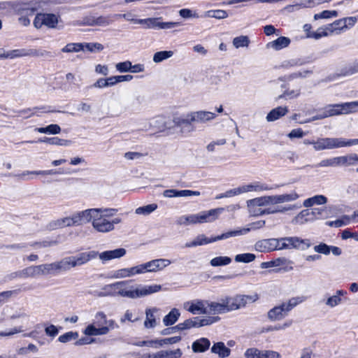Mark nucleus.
<instances>
[{"label":"nucleus","mask_w":358,"mask_h":358,"mask_svg":"<svg viewBox=\"0 0 358 358\" xmlns=\"http://www.w3.org/2000/svg\"><path fill=\"white\" fill-rule=\"evenodd\" d=\"M35 130L41 134H57L61 132V127L58 124H51L45 127H37Z\"/></svg>","instance_id":"obj_44"},{"label":"nucleus","mask_w":358,"mask_h":358,"mask_svg":"<svg viewBox=\"0 0 358 358\" xmlns=\"http://www.w3.org/2000/svg\"><path fill=\"white\" fill-rule=\"evenodd\" d=\"M224 210V208H217L199 213L200 224L213 222L218 219L220 215Z\"/></svg>","instance_id":"obj_17"},{"label":"nucleus","mask_w":358,"mask_h":358,"mask_svg":"<svg viewBox=\"0 0 358 358\" xmlns=\"http://www.w3.org/2000/svg\"><path fill=\"white\" fill-rule=\"evenodd\" d=\"M129 281L123 280L115 282L105 286L104 289L110 292L111 294L119 295L131 299L143 298L148 295L157 293L162 289L160 285H128Z\"/></svg>","instance_id":"obj_1"},{"label":"nucleus","mask_w":358,"mask_h":358,"mask_svg":"<svg viewBox=\"0 0 358 358\" xmlns=\"http://www.w3.org/2000/svg\"><path fill=\"white\" fill-rule=\"evenodd\" d=\"M300 208V206L293 204L288 205L285 206H276L275 208V210H271V208H268L266 209L263 210L260 213H254L255 215H268V214H275V213H283L287 211L293 210Z\"/></svg>","instance_id":"obj_25"},{"label":"nucleus","mask_w":358,"mask_h":358,"mask_svg":"<svg viewBox=\"0 0 358 358\" xmlns=\"http://www.w3.org/2000/svg\"><path fill=\"white\" fill-rule=\"evenodd\" d=\"M97 208H90L73 214L76 225H81L94 220Z\"/></svg>","instance_id":"obj_19"},{"label":"nucleus","mask_w":358,"mask_h":358,"mask_svg":"<svg viewBox=\"0 0 358 358\" xmlns=\"http://www.w3.org/2000/svg\"><path fill=\"white\" fill-rule=\"evenodd\" d=\"M306 299V296H298L290 298L287 301L271 308L267 313L271 321H277L283 319L289 311Z\"/></svg>","instance_id":"obj_4"},{"label":"nucleus","mask_w":358,"mask_h":358,"mask_svg":"<svg viewBox=\"0 0 358 358\" xmlns=\"http://www.w3.org/2000/svg\"><path fill=\"white\" fill-rule=\"evenodd\" d=\"M208 15L216 19H224L228 17L227 11L224 10H214L208 11Z\"/></svg>","instance_id":"obj_62"},{"label":"nucleus","mask_w":358,"mask_h":358,"mask_svg":"<svg viewBox=\"0 0 358 358\" xmlns=\"http://www.w3.org/2000/svg\"><path fill=\"white\" fill-rule=\"evenodd\" d=\"M255 259V255L252 253H243L235 256L234 260L236 262L250 263Z\"/></svg>","instance_id":"obj_53"},{"label":"nucleus","mask_w":358,"mask_h":358,"mask_svg":"<svg viewBox=\"0 0 358 358\" xmlns=\"http://www.w3.org/2000/svg\"><path fill=\"white\" fill-rule=\"evenodd\" d=\"M293 262L285 257L275 259V267L280 266L284 271H290L293 270Z\"/></svg>","instance_id":"obj_48"},{"label":"nucleus","mask_w":358,"mask_h":358,"mask_svg":"<svg viewBox=\"0 0 358 358\" xmlns=\"http://www.w3.org/2000/svg\"><path fill=\"white\" fill-rule=\"evenodd\" d=\"M83 45L80 43H70L66 44L62 49L63 52H78L83 50Z\"/></svg>","instance_id":"obj_50"},{"label":"nucleus","mask_w":358,"mask_h":358,"mask_svg":"<svg viewBox=\"0 0 358 358\" xmlns=\"http://www.w3.org/2000/svg\"><path fill=\"white\" fill-rule=\"evenodd\" d=\"M352 217L348 215L343 216L341 219L334 221H329L326 224L333 227H341L349 224L351 222Z\"/></svg>","instance_id":"obj_46"},{"label":"nucleus","mask_w":358,"mask_h":358,"mask_svg":"<svg viewBox=\"0 0 358 358\" xmlns=\"http://www.w3.org/2000/svg\"><path fill=\"white\" fill-rule=\"evenodd\" d=\"M127 253L124 248H120L113 250H106L101 253L98 252V256L103 263L113 260L115 259H120L124 257Z\"/></svg>","instance_id":"obj_20"},{"label":"nucleus","mask_w":358,"mask_h":358,"mask_svg":"<svg viewBox=\"0 0 358 358\" xmlns=\"http://www.w3.org/2000/svg\"><path fill=\"white\" fill-rule=\"evenodd\" d=\"M281 249H307L310 247V242L308 239H302L298 236H285L280 238Z\"/></svg>","instance_id":"obj_9"},{"label":"nucleus","mask_w":358,"mask_h":358,"mask_svg":"<svg viewBox=\"0 0 358 358\" xmlns=\"http://www.w3.org/2000/svg\"><path fill=\"white\" fill-rule=\"evenodd\" d=\"M157 208V204L151 203L136 208L135 213L137 215H148L154 212Z\"/></svg>","instance_id":"obj_49"},{"label":"nucleus","mask_w":358,"mask_h":358,"mask_svg":"<svg viewBox=\"0 0 358 358\" xmlns=\"http://www.w3.org/2000/svg\"><path fill=\"white\" fill-rule=\"evenodd\" d=\"M261 355L262 350L255 348L248 349L244 353L246 358H261Z\"/></svg>","instance_id":"obj_61"},{"label":"nucleus","mask_w":358,"mask_h":358,"mask_svg":"<svg viewBox=\"0 0 358 358\" xmlns=\"http://www.w3.org/2000/svg\"><path fill=\"white\" fill-rule=\"evenodd\" d=\"M250 40L247 36H241L234 38L233 44L236 48L248 47Z\"/></svg>","instance_id":"obj_55"},{"label":"nucleus","mask_w":358,"mask_h":358,"mask_svg":"<svg viewBox=\"0 0 358 358\" xmlns=\"http://www.w3.org/2000/svg\"><path fill=\"white\" fill-rule=\"evenodd\" d=\"M350 164L352 163L348 162V158H329L322 160L320 164L321 166H336Z\"/></svg>","instance_id":"obj_39"},{"label":"nucleus","mask_w":358,"mask_h":358,"mask_svg":"<svg viewBox=\"0 0 358 358\" xmlns=\"http://www.w3.org/2000/svg\"><path fill=\"white\" fill-rule=\"evenodd\" d=\"M310 212L313 222L315 220L327 219L330 215V210L327 207L314 208Z\"/></svg>","instance_id":"obj_32"},{"label":"nucleus","mask_w":358,"mask_h":358,"mask_svg":"<svg viewBox=\"0 0 358 358\" xmlns=\"http://www.w3.org/2000/svg\"><path fill=\"white\" fill-rule=\"evenodd\" d=\"M33 24L36 29H41L43 26L53 29L58 24V17L53 13H37Z\"/></svg>","instance_id":"obj_10"},{"label":"nucleus","mask_w":358,"mask_h":358,"mask_svg":"<svg viewBox=\"0 0 358 358\" xmlns=\"http://www.w3.org/2000/svg\"><path fill=\"white\" fill-rule=\"evenodd\" d=\"M17 274L20 278H36L39 276L41 275L39 265L27 267L21 271H18Z\"/></svg>","instance_id":"obj_30"},{"label":"nucleus","mask_w":358,"mask_h":358,"mask_svg":"<svg viewBox=\"0 0 358 358\" xmlns=\"http://www.w3.org/2000/svg\"><path fill=\"white\" fill-rule=\"evenodd\" d=\"M346 294V291L343 289L336 290L335 294L327 299L325 304L330 308H334L342 302L341 296Z\"/></svg>","instance_id":"obj_34"},{"label":"nucleus","mask_w":358,"mask_h":358,"mask_svg":"<svg viewBox=\"0 0 358 358\" xmlns=\"http://www.w3.org/2000/svg\"><path fill=\"white\" fill-rule=\"evenodd\" d=\"M176 222L181 226L200 224L199 213L180 216L178 218Z\"/></svg>","instance_id":"obj_29"},{"label":"nucleus","mask_w":358,"mask_h":358,"mask_svg":"<svg viewBox=\"0 0 358 358\" xmlns=\"http://www.w3.org/2000/svg\"><path fill=\"white\" fill-rule=\"evenodd\" d=\"M117 71L121 73L130 72L131 67V62L130 61H125L119 62L115 66Z\"/></svg>","instance_id":"obj_60"},{"label":"nucleus","mask_w":358,"mask_h":358,"mask_svg":"<svg viewBox=\"0 0 358 358\" xmlns=\"http://www.w3.org/2000/svg\"><path fill=\"white\" fill-rule=\"evenodd\" d=\"M227 313L236 310L234 296H225L222 298Z\"/></svg>","instance_id":"obj_56"},{"label":"nucleus","mask_w":358,"mask_h":358,"mask_svg":"<svg viewBox=\"0 0 358 358\" xmlns=\"http://www.w3.org/2000/svg\"><path fill=\"white\" fill-rule=\"evenodd\" d=\"M54 173H55V172L52 171V170H49V171H24V172H22V173H21L20 174H17L16 176V177L19 180H30L34 179L35 176H38V175H50V174H54Z\"/></svg>","instance_id":"obj_28"},{"label":"nucleus","mask_w":358,"mask_h":358,"mask_svg":"<svg viewBox=\"0 0 358 358\" xmlns=\"http://www.w3.org/2000/svg\"><path fill=\"white\" fill-rule=\"evenodd\" d=\"M259 299L257 293L252 294H236L234 296V301L236 310L245 308L248 304L256 302Z\"/></svg>","instance_id":"obj_15"},{"label":"nucleus","mask_w":358,"mask_h":358,"mask_svg":"<svg viewBox=\"0 0 358 358\" xmlns=\"http://www.w3.org/2000/svg\"><path fill=\"white\" fill-rule=\"evenodd\" d=\"M290 39L285 36H280L277 39L268 43V47H271L275 50H280L287 47L290 44Z\"/></svg>","instance_id":"obj_35"},{"label":"nucleus","mask_w":358,"mask_h":358,"mask_svg":"<svg viewBox=\"0 0 358 358\" xmlns=\"http://www.w3.org/2000/svg\"><path fill=\"white\" fill-rule=\"evenodd\" d=\"M41 1L31 0L29 1L19 2L15 6L16 13L20 15L19 22L24 26L30 24L29 17L36 14V12L41 8Z\"/></svg>","instance_id":"obj_7"},{"label":"nucleus","mask_w":358,"mask_h":358,"mask_svg":"<svg viewBox=\"0 0 358 358\" xmlns=\"http://www.w3.org/2000/svg\"><path fill=\"white\" fill-rule=\"evenodd\" d=\"M249 232V229H239L229 231L227 232L223 233L221 235L213 237L208 238L204 234H199L196 238H194L192 241L187 242L185 243V248H194L200 245H203L206 244H209L211 243H214L220 240L227 239L231 237L239 236L242 235H245Z\"/></svg>","instance_id":"obj_5"},{"label":"nucleus","mask_w":358,"mask_h":358,"mask_svg":"<svg viewBox=\"0 0 358 358\" xmlns=\"http://www.w3.org/2000/svg\"><path fill=\"white\" fill-rule=\"evenodd\" d=\"M261 358H280V355L275 351L262 350Z\"/></svg>","instance_id":"obj_64"},{"label":"nucleus","mask_w":358,"mask_h":358,"mask_svg":"<svg viewBox=\"0 0 358 358\" xmlns=\"http://www.w3.org/2000/svg\"><path fill=\"white\" fill-rule=\"evenodd\" d=\"M108 333V328L96 327L94 324H89L84 330L86 336H101L106 335Z\"/></svg>","instance_id":"obj_38"},{"label":"nucleus","mask_w":358,"mask_h":358,"mask_svg":"<svg viewBox=\"0 0 358 358\" xmlns=\"http://www.w3.org/2000/svg\"><path fill=\"white\" fill-rule=\"evenodd\" d=\"M343 106L345 115L358 112V101L343 103Z\"/></svg>","instance_id":"obj_51"},{"label":"nucleus","mask_w":358,"mask_h":358,"mask_svg":"<svg viewBox=\"0 0 358 358\" xmlns=\"http://www.w3.org/2000/svg\"><path fill=\"white\" fill-rule=\"evenodd\" d=\"M180 315V311L177 308H173L168 315L163 319V323L165 326H171L175 324Z\"/></svg>","instance_id":"obj_43"},{"label":"nucleus","mask_w":358,"mask_h":358,"mask_svg":"<svg viewBox=\"0 0 358 358\" xmlns=\"http://www.w3.org/2000/svg\"><path fill=\"white\" fill-rule=\"evenodd\" d=\"M210 345V342L208 338H201L192 343V348L194 352H203L208 350Z\"/></svg>","instance_id":"obj_33"},{"label":"nucleus","mask_w":358,"mask_h":358,"mask_svg":"<svg viewBox=\"0 0 358 358\" xmlns=\"http://www.w3.org/2000/svg\"><path fill=\"white\" fill-rule=\"evenodd\" d=\"M308 143L313 144L315 150H322L358 145V138L345 139L341 138H325L318 139L317 141L308 142Z\"/></svg>","instance_id":"obj_8"},{"label":"nucleus","mask_w":358,"mask_h":358,"mask_svg":"<svg viewBox=\"0 0 358 358\" xmlns=\"http://www.w3.org/2000/svg\"><path fill=\"white\" fill-rule=\"evenodd\" d=\"M270 189H272V187H270L267 185L259 182H255L250 184L243 185L242 186L236 187L238 195L249 192H259Z\"/></svg>","instance_id":"obj_18"},{"label":"nucleus","mask_w":358,"mask_h":358,"mask_svg":"<svg viewBox=\"0 0 358 358\" xmlns=\"http://www.w3.org/2000/svg\"><path fill=\"white\" fill-rule=\"evenodd\" d=\"M356 17H346L335 20L331 23V27L333 28L334 34H339L342 31L353 27L357 22Z\"/></svg>","instance_id":"obj_13"},{"label":"nucleus","mask_w":358,"mask_h":358,"mask_svg":"<svg viewBox=\"0 0 358 358\" xmlns=\"http://www.w3.org/2000/svg\"><path fill=\"white\" fill-rule=\"evenodd\" d=\"M73 225H76V224L74 220V215H73L71 217H66L53 222L51 224V227L52 229H57Z\"/></svg>","instance_id":"obj_36"},{"label":"nucleus","mask_w":358,"mask_h":358,"mask_svg":"<svg viewBox=\"0 0 358 358\" xmlns=\"http://www.w3.org/2000/svg\"><path fill=\"white\" fill-rule=\"evenodd\" d=\"M173 55L172 51H159L156 52L153 57V61L156 63L162 62L163 60L171 57Z\"/></svg>","instance_id":"obj_57"},{"label":"nucleus","mask_w":358,"mask_h":358,"mask_svg":"<svg viewBox=\"0 0 358 358\" xmlns=\"http://www.w3.org/2000/svg\"><path fill=\"white\" fill-rule=\"evenodd\" d=\"M342 106H343V103L330 105L327 110L328 115L329 116H334L344 114L343 108Z\"/></svg>","instance_id":"obj_54"},{"label":"nucleus","mask_w":358,"mask_h":358,"mask_svg":"<svg viewBox=\"0 0 358 358\" xmlns=\"http://www.w3.org/2000/svg\"><path fill=\"white\" fill-rule=\"evenodd\" d=\"M40 55L36 49H15L7 51L8 59H15L23 57H38Z\"/></svg>","instance_id":"obj_21"},{"label":"nucleus","mask_w":358,"mask_h":358,"mask_svg":"<svg viewBox=\"0 0 358 358\" xmlns=\"http://www.w3.org/2000/svg\"><path fill=\"white\" fill-rule=\"evenodd\" d=\"M201 194L199 191H192L189 189L178 190L175 189H170L164 190L163 196L166 198L173 197H187L191 196H199Z\"/></svg>","instance_id":"obj_22"},{"label":"nucleus","mask_w":358,"mask_h":358,"mask_svg":"<svg viewBox=\"0 0 358 358\" xmlns=\"http://www.w3.org/2000/svg\"><path fill=\"white\" fill-rule=\"evenodd\" d=\"M43 142H45L50 145H66L67 144L68 141L65 139L60 138L59 137H45Z\"/></svg>","instance_id":"obj_59"},{"label":"nucleus","mask_w":358,"mask_h":358,"mask_svg":"<svg viewBox=\"0 0 358 358\" xmlns=\"http://www.w3.org/2000/svg\"><path fill=\"white\" fill-rule=\"evenodd\" d=\"M288 113V108L287 106H278L272 109L266 116V120L268 122H273L278 120L281 117H283Z\"/></svg>","instance_id":"obj_31"},{"label":"nucleus","mask_w":358,"mask_h":358,"mask_svg":"<svg viewBox=\"0 0 358 358\" xmlns=\"http://www.w3.org/2000/svg\"><path fill=\"white\" fill-rule=\"evenodd\" d=\"M299 198V194L292 192L289 194H276L271 196H264L250 199L247 201V206L249 209H253L257 207L266 206L268 205H277L283 203L292 202Z\"/></svg>","instance_id":"obj_2"},{"label":"nucleus","mask_w":358,"mask_h":358,"mask_svg":"<svg viewBox=\"0 0 358 358\" xmlns=\"http://www.w3.org/2000/svg\"><path fill=\"white\" fill-rule=\"evenodd\" d=\"M117 212L114 208H97L95 213L92 226L95 230L101 233H108L113 231L115 227L109 220Z\"/></svg>","instance_id":"obj_6"},{"label":"nucleus","mask_w":358,"mask_h":358,"mask_svg":"<svg viewBox=\"0 0 358 358\" xmlns=\"http://www.w3.org/2000/svg\"><path fill=\"white\" fill-rule=\"evenodd\" d=\"M98 252L92 250L78 254L76 256H71L75 266H79L87 263L89 261L96 258Z\"/></svg>","instance_id":"obj_23"},{"label":"nucleus","mask_w":358,"mask_h":358,"mask_svg":"<svg viewBox=\"0 0 358 358\" xmlns=\"http://www.w3.org/2000/svg\"><path fill=\"white\" fill-rule=\"evenodd\" d=\"M72 257H67L59 262H56L59 273L62 271H66L71 268L76 267L73 263Z\"/></svg>","instance_id":"obj_42"},{"label":"nucleus","mask_w":358,"mask_h":358,"mask_svg":"<svg viewBox=\"0 0 358 358\" xmlns=\"http://www.w3.org/2000/svg\"><path fill=\"white\" fill-rule=\"evenodd\" d=\"M327 202V198L324 195H315L313 197L304 200L303 205L308 208L314 205H323Z\"/></svg>","instance_id":"obj_40"},{"label":"nucleus","mask_w":358,"mask_h":358,"mask_svg":"<svg viewBox=\"0 0 358 358\" xmlns=\"http://www.w3.org/2000/svg\"><path fill=\"white\" fill-rule=\"evenodd\" d=\"M41 275H55L59 273L55 262L39 265Z\"/></svg>","instance_id":"obj_41"},{"label":"nucleus","mask_w":358,"mask_h":358,"mask_svg":"<svg viewBox=\"0 0 358 358\" xmlns=\"http://www.w3.org/2000/svg\"><path fill=\"white\" fill-rule=\"evenodd\" d=\"M216 117L214 113L208 111H197L188 113L186 118H178L176 124L181 127V131L190 132L194 130L193 122L204 123Z\"/></svg>","instance_id":"obj_3"},{"label":"nucleus","mask_w":358,"mask_h":358,"mask_svg":"<svg viewBox=\"0 0 358 358\" xmlns=\"http://www.w3.org/2000/svg\"><path fill=\"white\" fill-rule=\"evenodd\" d=\"M78 338V333L76 331H69L59 336L58 341L60 343H66Z\"/></svg>","instance_id":"obj_52"},{"label":"nucleus","mask_w":358,"mask_h":358,"mask_svg":"<svg viewBox=\"0 0 358 358\" xmlns=\"http://www.w3.org/2000/svg\"><path fill=\"white\" fill-rule=\"evenodd\" d=\"M138 274H142L140 264L129 268H122L114 271L111 273L110 278L114 279L126 278L133 277Z\"/></svg>","instance_id":"obj_16"},{"label":"nucleus","mask_w":358,"mask_h":358,"mask_svg":"<svg viewBox=\"0 0 358 358\" xmlns=\"http://www.w3.org/2000/svg\"><path fill=\"white\" fill-rule=\"evenodd\" d=\"M208 313L214 315L227 313L222 298L219 301H208Z\"/></svg>","instance_id":"obj_27"},{"label":"nucleus","mask_w":358,"mask_h":358,"mask_svg":"<svg viewBox=\"0 0 358 358\" xmlns=\"http://www.w3.org/2000/svg\"><path fill=\"white\" fill-rule=\"evenodd\" d=\"M162 17H149L146 19H141L138 20V22L145 28L148 29H157L158 20H161Z\"/></svg>","instance_id":"obj_45"},{"label":"nucleus","mask_w":358,"mask_h":358,"mask_svg":"<svg viewBox=\"0 0 358 358\" xmlns=\"http://www.w3.org/2000/svg\"><path fill=\"white\" fill-rule=\"evenodd\" d=\"M310 210L305 209L299 212L291 221L294 225H302L307 222H312Z\"/></svg>","instance_id":"obj_24"},{"label":"nucleus","mask_w":358,"mask_h":358,"mask_svg":"<svg viewBox=\"0 0 358 358\" xmlns=\"http://www.w3.org/2000/svg\"><path fill=\"white\" fill-rule=\"evenodd\" d=\"M231 262V259L227 256H219L213 258L210 264L213 267L229 265Z\"/></svg>","instance_id":"obj_47"},{"label":"nucleus","mask_w":358,"mask_h":358,"mask_svg":"<svg viewBox=\"0 0 358 358\" xmlns=\"http://www.w3.org/2000/svg\"><path fill=\"white\" fill-rule=\"evenodd\" d=\"M211 351L215 354H217L221 358L227 357L230 354V349L227 348L222 342L215 343L211 348Z\"/></svg>","instance_id":"obj_37"},{"label":"nucleus","mask_w":358,"mask_h":358,"mask_svg":"<svg viewBox=\"0 0 358 358\" xmlns=\"http://www.w3.org/2000/svg\"><path fill=\"white\" fill-rule=\"evenodd\" d=\"M256 249L260 252L282 250L280 238H268L259 241L255 245Z\"/></svg>","instance_id":"obj_14"},{"label":"nucleus","mask_w":358,"mask_h":358,"mask_svg":"<svg viewBox=\"0 0 358 358\" xmlns=\"http://www.w3.org/2000/svg\"><path fill=\"white\" fill-rule=\"evenodd\" d=\"M171 264V260L168 259H157L148 262L145 264H140L141 273L156 272L162 270Z\"/></svg>","instance_id":"obj_12"},{"label":"nucleus","mask_w":358,"mask_h":358,"mask_svg":"<svg viewBox=\"0 0 358 358\" xmlns=\"http://www.w3.org/2000/svg\"><path fill=\"white\" fill-rule=\"evenodd\" d=\"M338 15V13L336 10H323L321 13H316L314 15L315 20H319V19H328L331 17H336Z\"/></svg>","instance_id":"obj_58"},{"label":"nucleus","mask_w":358,"mask_h":358,"mask_svg":"<svg viewBox=\"0 0 358 358\" xmlns=\"http://www.w3.org/2000/svg\"><path fill=\"white\" fill-rule=\"evenodd\" d=\"M159 310L157 308H149L145 310V320L144 321V327L146 329H152L157 326V321L155 313Z\"/></svg>","instance_id":"obj_26"},{"label":"nucleus","mask_w":358,"mask_h":358,"mask_svg":"<svg viewBox=\"0 0 358 358\" xmlns=\"http://www.w3.org/2000/svg\"><path fill=\"white\" fill-rule=\"evenodd\" d=\"M138 320V317H134V314L130 310H127L124 315L120 319V321L121 323H124L126 321L135 322Z\"/></svg>","instance_id":"obj_63"},{"label":"nucleus","mask_w":358,"mask_h":358,"mask_svg":"<svg viewBox=\"0 0 358 358\" xmlns=\"http://www.w3.org/2000/svg\"><path fill=\"white\" fill-rule=\"evenodd\" d=\"M183 308L193 315L208 314V301L194 299L185 302Z\"/></svg>","instance_id":"obj_11"}]
</instances>
